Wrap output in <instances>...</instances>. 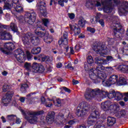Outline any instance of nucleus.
<instances>
[{"label": "nucleus", "mask_w": 128, "mask_h": 128, "mask_svg": "<svg viewBox=\"0 0 128 128\" xmlns=\"http://www.w3.org/2000/svg\"><path fill=\"white\" fill-rule=\"evenodd\" d=\"M124 98V94L120 92H116L115 93V100H122Z\"/></svg>", "instance_id": "nucleus-32"}, {"label": "nucleus", "mask_w": 128, "mask_h": 128, "mask_svg": "<svg viewBox=\"0 0 128 128\" xmlns=\"http://www.w3.org/2000/svg\"><path fill=\"white\" fill-rule=\"evenodd\" d=\"M95 60L96 64H106L108 62H112V60H114V58L112 56H108L106 60L101 57H96Z\"/></svg>", "instance_id": "nucleus-19"}, {"label": "nucleus", "mask_w": 128, "mask_h": 128, "mask_svg": "<svg viewBox=\"0 0 128 128\" xmlns=\"http://www.w3.org/2000/svg\"><path fill=\"white\" fill-rule=\"evenodd\" d=\"M22 40L24 44H28L30 42H32L33 44H34V46L38 44H36L37 39L36 38V37L34 36V34L30 32L23 34Z\"/></svg>", "instance_id": "nucleus-13"}, {"label": "nucleus", "mask_w": 128, "mask_h": 128, "mask_svg": "<svg viewBox=\"0 0 128 128\" xmlns=\"http://www.w3.org/2000/svg\"><path fill=\"white\" fill-rule=\"evenodd\" d=\"M119 104H120V106H124L126 105V104L124 103V101H120L119 102Z\"/></svg>", "instance_id": "nucleus-61"}, {"label": "nucleus", "mask_w": 128, "mask_h": 128, "mask_svg": "<svg viewBox=\"0 0 128 128\" xmlns=\"http://www.w3.org/2000/svg\"><path fill=\"white\" fill-rule=\"evenodd\" d=\"M22 114L24 116V118L28 122L34 124H36L38 122V117L36 116H40V114H44V110L38 111V112H32L28 111L24 112V110L21 109L20 110Z\"/></svg>", "instance_id": "nucleus-6"}, {"label": "nucleus", "mask_w": 128, "mask_h": 128, "mask_svg": "<svg viewBox=\"0 0 128 128\" xmlns=\"http://www.w3.org/2000/svg\"><path fill=\"white\" fill-rule=\"evenodd\" d=\"M32 70L34 72H39L42 74L44 72V67L40 64L34 62L32 64Z\"/></svg>", "instance_id": "nucleus-20"}, {"label": "nucleus", "mask_w": 128, "mask_h": 128, "mask_svg": "<svg viewBox=\"0 0 128 128\" xmlns=\"http://www.w3.org/2000/svg\"><path fill=\"white\" fill-rule=\"evenodd\" d=\"M62 88H63V90H64L66 91V92H70V90L68 88L63 86L62 87Z\"/></svg>", "instance_id": "nucleus-56"}, {"label": "nucleus", "mask_w": 128, "mask_h": 128, "mask_svg": "<svg viewBox=\"0 0 128 128\" xmlns=\"http://www.w3.org/2000/svg\"><path fill=\"white\" fill-rule=\"evenodd\" d=\"M59 45L61 46H63L66 50V52H68V33L66 32H64L63 34V36L58 41Z\"/></svg>", "instance_id": "nucleus-15"}, {"label": "nucleus", "mask_w": 128, "mask_h": 128, "mask_svg": "<svg viewBox=\"0 0 128 128\" xmlns=\"http://www.w3.org/2000/svg\"><path fill=\"white\" fill-rule=\"evenodd\" d=\"M50 100L53 102L54 106H60L62 104V100H60V98H58L56 100V102H54V101L52 100Z\"/></svg>", "instance_id": "nucleus-40"}, {"label": "nucleus", "mask_w": 128, "mask_h": 128, "mask_svg": "<svg viewBox=\"0 0 128 128\" xmlns=\"http://www.w3.org/2000/svg\"><path fill=\"white\" fill-rule=\"evenodd\" d=\"M26 54L28 60H32V54H30V52L28 51H27Z\"/></svg>", "instance_id": "nucleus-53"}, {"label": "nucleus", "mask_w": 128, "mask_h": 128, "mask_svg": "<svg viewBox=\"0 0 128 128\" xmlns=\"http://www.w3.org/2000/svg\"><path fill=\"white\" fill-rule=\"evenodd\" d=\"M16 124H20V118H16Z\"/></svg>", "instance_id": "nucleus-64"}, {"label": "nucleus", "mask_w": 128, "mask_h": 128, "mask_svg": "<svg viewBox=\"0 0 128 128\" xmlns=\"http://www.w3.org/2000/svg\"><path fill=\"white\" fill-rule=\"evenodd\" d=\"M12 40V36L9 32H7L6 31V35H5V40Z\"/></svg>", "instance_id": "nucleus-41"}, {"label": "nucleus", "mask_w": 128, "mask_h": 128, "mask_svg": "<svg viewBox=\"0 0 128 128\" xmlns=\"http://www.w3.org/2000/svg\"><path fill=\"white\" fill-rule=\"evenodd\" d=\"M102 84L104 86H112V84L110 82V80L102 81Z\"/></svg>", "instance_id": "nucleus-46"}, {"label": "nucleus", "mask_w": 128, "mask_h": 128, "mask_svg": "<svg viewBox=\"0 0 128 128\" xmlns=\"http://www.w3.org/2000/svg\"><path fill=\"white\" fill-rule=\"evenodd\" d=\"M41 102H42V104H45V106L46 108H50V106H52V104L51 102H50L48 104V102H46V98H44V97L41 98Z\"/></svg>", "instance_id": "nucleus-38"}, {"label": "nucleus", "mask_w": 128, "mask_h": 128, "mask_svg": "<svg viewBox=\"0 0 128 128\" xmlns=\"http://www.w3.org/2000/svg\"><path fill=\"white\" fill-rule=\"evenodd\" d=\"M108 80L111 84H118V76L116 74L111 75Z\"/></svg>", "instance_id": "nucleus-26"}, {"label": "nucleus", "mask_w": 128, "mask_h": 128, "mask_svg": "<svg viewBox=\"0 0 128 128\" xmlns=\"http://www.w3.org/2000/svg\"><path fill=\"white\" fill-rule=\"evenodd\" d=\"M68 16L70 20H74L76 18V15L73 13H68Z\"/></svg>", "instance_id": "nucleus-52"}, {"label": "nucleus", "mask_w": 128, "mask_h": 128, "mask_svg": "<svg viewBox=\"0 0 128 128\" xmlns=\"http://www.w3.org/2000/svg\"><path fill=\"white\" fill-rule=\"evenodd\" d=\"M2 2H4V10H10L12 4H10L11 2L9 0H0V4H2Z\"/></svg>", "instance_id": "nucleus-27"}, {"label": "nucleus", "mask_w": 128, "mask_h": 128, "mask_svg": "<svg viewBox=\"0 0 128 128\" xmlns=\"http://www.w3.org/2000/svg\"><path fill=\"white\" fill-rule=\"evenodd\" d=\"M87 30L92 34H94V32H96V29L94 28H92L91 27H88Z\"/></svg>", "instance_id": "nucleus-51"}, {"label": "nucleus", "mask_w": 128, "mask_h": 128, "mask_svg": "<svg viewBox=\"0 0 128 128\" xmlns=\"http://www.w3.org/2000/svg\"><path fill=\"white\" fill-rule=\"evenodd\" d=\"M6 31L0 32V40H5Z\"/></svg>", "instance_id": "nucleus-49"}, {"label": "nucleus", "mask_w": 128, "mask_h": 128, "mask_svg": "<svg viewBox=\"0 0 128 128\" xmlns=\"http://www.w3.org/2000/svg\"><path fill=\"white\" fill-rule=\"evenodd\" d=\"M120 110H118L116 112H113L114 114H115L117 118H120L121 116H124L126 114V112L124 110H122L120 112H119Z\"/></svg>", "instance_id": "nucleus-31"}, {"label": "nucleus", "mask_w": 128, "mask_h": 128, "mask_svg": "<svg viewBox=\"0 0 128 128\" xmlns=\"http://www.w3.org/2000/svg\"><path fill=\"white\" fill-rule=\"evenodd\" d=\"M58 4L60 6H64V3L62 0H59L58 1Z\"/></svg>", "instance_id": "nucleus-55"}, {"label": "nucleus", "mask_w": 128, "mask_h": 128, "mask_svg": "<svg viewBox=\"0 0 128 128\" xmlns=\"http://www.w3.org/2000/svg\"><path fill=\"white\" fill-rule=\"evenodd\" d=\"M14 92L12 91H9L6 94V95L2 98V102L4 104V106H7L9 104H10Z\"/></svg>", "instance_id": "nucleus-16"}, {"label": "nucleus", "mask_w": 128, "mask_h": 128, "mask_svg": "<svg viewBox=\"0 0 128 128\" xmlns=\"http://www.w3.org/2000/svg\"><path fill=\"white\" fill-rule=\"evenodd\" d=\"M72 117H70V114H68V116H65L64 115L62 112H60L56 116V124L57 126H64V124H66V123L69 124L70 126L74 124H78V119H74L72 120H70Z\"/></svg>", "instance_id": "nucleus-4"}, {"label": "nucleus", "mask_w": 128, "mask_h": 128, "mask_svg": "<svg viewBox=\"0 0 128 128\" xmlns=\"http://www.w3.org/2000/svg\"><path fill=\"white\" fill-rule=\"evenodd\" d=\"M88 112V104L85 102H82L79 104L76 111L78 116H82Z\"/></svg>", "instance_id": "nucleus-12"}, {"label": "nucleus", "mask_w": 128, "mask_h": 128, "mask_svg": "<svg viewBox=\"0 0 128 128\" xmlns=\"http://www.w3.org/2000/svg\"><path fill=\"white\" fill-rule=\"evenodd\" d=\"M84 96L86 100H88L95 98L98 100V102H101L104 98H106V96L110 100L114 98H115L116 92L112 90L108 92L106 91H100V90L98 88L94 90L87 88L85 92Z\"/></svg>", "instance_id": "nucleus-1"}, {"label": "nucleus", "mask_w": 128, "mask_h": 128, "mask_svg": "<svg viewBox=\"0 0 128 128\" xmlns=\"http://www.w3.org/2000/svg\"><path fill=\"white\" fill-rule=\"evenodd\" d=\"M14 48V44L12 42H6L0 46V52L5 54H8L10 50Z\"/></svg>", "instance_id": "nucleus-14"}, {"label": "nucleus", "mask_w": 128, "mask_h": 128, "mask_svg": "<svg viewBox=\"0 0 128 128\" xmlns=\"http://www.w3.org/2000/svg\"><path fill=\"white\" fill-rule=\"evenodd\" d=\"M85 6L86 8H90V6H102V4H100V0H87Z\"/></svg>", "instance_id": "nucleus-22"}, {"label": "nucleus", "mask_w": 128, "mask_h": 128, "mask_svg": "<svg viewBox=\"0 0 128 128\" xmlns=\"http://www.w3.org/2000/svg\"><path fill=\"white\" fill-rule=\"evenodd\" d=\"M6 120H9L10 126L14 124V120H16V116L14 114L8 115L6 117Z\"/></svg>", "instance_id": "nucleus-28"}, {"label": "nucleus", "mask_w": 128, "mask_h": 128, "mask_svg": "<svg viewBox=\"0 0 128 128\" xmlns=\"http://www.w3.org/2000/svg\"><path fill=\"white\" fill-rule=\"evenodd\" d=\"M82 43L81 42H79L75 46V49L76 50H80L82 48Z\"/></svg>", "instance_id": "nucleus-48"}, {"label": "nucleus", "mask_w": 128, "mask_h": 128, "mask_svg": "<svg viewBox=\"0 0 128 128\" xmlns=\"http://www.w3.org/2000/svg\"><path fill=\"white\" fill-rule=\"evenodd\" d=\"M56 114L54 112H50L46 117V120L49 124H50L54 121V116Z\"/></svg>", "instance_id": "nucleus-24"}, {"label": "nucleus", "mask_w": 128, "mask_h": 128, "mask_svg": "<svg viewBox=\"0 0 128 128\" xmlns=\"http://www.w3.org/2000/svg\"><path fill=\"white\" fill-rule=\"evenodd\" d=\"M19 100H20V102H24L26 100V98H24V97H20L19 98Z\"/></svg>", "instance_id": "nucleus-58"}, {"label": "nucleus", "mask_w": 128, "mask_h": 128, "mask_svg": "<svg viewBox=\"0 0 128 128\" xmlns=\"http://www.w3.org/2000/svg\"><path fill=\"white\" fill-rule=\"evenodd\" d=\"M101 108L104 110H110L111 112H118L120 110V105L116 103L112 104L110 101L103 102Z\"/></svg>", "instance_id": "nucleus-8"}, {"label": "nucleus", "mask_w": 128, "mask_h": 128, "mask_svg": "<svg viewBox=\"0 0 128 128\" xmlns=\"http://www.w3.org/2000/svg\"><path fill=\"white\" fill-rule=\"evenodd\" d=\"M42 22L44 26H46L48 28V24H50V20L48 18H43L42 19Z\"/></svg>", "instance_id": "nucleus-43"}, {"label": "nucleus", "mask_w": 128, "mask_h": 128, "mask_svg": "<svg viewBox=\"0 0 128 128\" xmlns=\"http://www.w3.org/2000/svg\"><path fill=\"white\" fill-rule=\"evenodd\" d=\"M37 8L40 10V13L43 16H46V2H40L37 4Z\"/></svg>", "instance_id": "nucleus-21"}, {"label": "nucleus", "mask_w": 128, "mask_h": 128, "mask_svg": "<svg viewBox=\"0 0 128 128\" xmlns=\"http://www.w3.org/2000/svg\"><path fill=\"white\" fill-rule=\"evenodd\" d=\"M30 86V82H26V83H23L21 84V86L20 88V90L22 92H26V90Z\"/></svg>", "instance_id": "nucleus-29"}, {"label": "nucleus", "mask_w": 128, "mask_h": 128, "mask_svg": "<svg viewBox=\"0 0 128 128\" xmlns=\"http://www.w3.org/2000/svg\"><path fill=\"white\" fill-rule=\"evenodd\" d=\"M24 68L26 70H28V72H32V64L30 63L26 62L24 64Z\"/></svg>", "instance_id": "nucleus-34"}, {"label": "nucleus", "mask_w": 128, "mask_h": 128, "mask_svg": "<svg viewBox=\"0 0 128 128\" xmlns=\"http://www.w3.org/2000/svg\"><path fill=\"white\" fill-rule=\"evenodd\" d=\"M88 124L90 126H94V124H96V122L94 120V119L92 118H90V116L88 118Z\"/></svg>", "instance_id": "nucleus-44"}, {"label": "nucleus", "mask_w": 128, "mask_h": 128, "mask_svg": "<svg viewBox=\"0 0 128 128\" xmlns=\"http://www.w3.org/2000/svg\"><path fill=\"white\" fill-rule=\"evenodd\" d=\"M78 24L80 26L84 28L86 24V20L82 17H80L79 18V20L78 22Z\"/></svg>", "instance_id": "nucleus-35"}, {"label": "nucleus", "mask_w": 128, "mask_h": 128, "mask_svg": "<svg viewBox=\"0 0 128 128\" xmlns=\"http://www.w3.org/2000/svg\"><path fill=\"white\" fill-rule=\"evenodd\" d=\"M10 28L12 30V32H18V26L16 24L11 22L10 24Z\"/></svg>", "instance_id": "nucleus-36"}, {"label": "nucleus", "mask_w": 128, "mask_h": 128, "mask_svg": "<svg viewBox=\"0 0 128 128\" xmlns=\"http://www.w3.org/2000/svg\"><path fill=\"white\" fill-rule=\"evenodd\" d=\"M78 80H72V83L73 84H78Z\"/></svg>", "instance_id": "nucleus-62"}, {"label": "nucleus", "mask_w": 128, "mask_h": 128, "mask_svg": "<svg viewBox=\"0 0 128 128\" xmlns=\"http://www.w3.org/2000/svg\"><path fill=\"white\" fill-rule=\"evenodd\" d=\"M62 64L61 62H59V63L57 64L56 68H62Z\"/></svg>", "instance_id": "nucleus-60"}, {"label": "nucleus", "mask_w": 128, "mask_h": 128, "mask_svg": "<svg viewBox=\"0 0 128 128\" xmlns=\"http://www.w3.org/2000/svg\"><path fill=\"white\" fill-rule=\"evenodd\" d=\"M17 4L18 3L14 2L12 3V2H10V4H12V6L10 7V8H14V10L15 12H24V8H22V6L20 4L18 5Z\"/></svg>", "instance_id": "nucleus-25"}, {"label": "nucleus", "mask_w": 128, "mask_h": 128, "mask_svg": "<svg viewBox=\"0 0 128 128\" xmlns=\"http://www.w3.org/2000/svg\"><path fill=\"white\" fill-rule=\"evenodd\" d=\"M41 60L42 62H49L50 58L48 56L44 55L41 56Z\"/></svg>", "instance_id": "nucleus-47"}, {"label": "nucleus", "mask_w": 128, "mask_h": 128, "mask_svg": "<svg viewBox=\"0 0 128 128\" xmlns=\"http://www.w3.org/2000/svg\"><path fill=\"white\" fill-rule=\"evenodd\" d=\"M1 120L2 122H6V118L4 116L1 117Z\"/></svg>", "instance_id": "nucleus-63"}, {"label": "nucleus", "mask_w": 128, "mask_h": 128, "mask_svg": "<svg viewBox=\"0 0 128 128\" xmlns=\"http://www.w3.org/2000/svg\"><path fill=\"white\" fill-rule=\"evenodd\" d=\"M121 70L123 72H127L128 74V66L123 65L120 66Z\"/></svg>", "instance_id": "nucleus-42"}, {"label": "nucleus", "mask_w": 128, "mask_h": 128, "mask_svg": "<svg viewBox=\"0 0 128 128\" xmlns=\"http://www.w3.org/2000/svg\"><path fill=\"white\" fill-rule=\"evenodd\" d=\"M42 23L40 21L35 24L36 30H34V34L39 38H44V42H46V44H50L52 42L54 38L52 36H50V33L48 32H44L41 31L42 30L44 32V30H46L44 28H42Z\"/></svg>", "instance_id": "nucleus-3"}, {"label": "nucleus", "mask_w": 128, "mask_h": 128, "mask_svg": "<svg viewBox=\"0 0 128 128\" xmlns=\"http://www.w3.org/2000/svg\"><path fill=\"white\" fill-rule=\"evenodd\" d=\"M87 62L89 64H94V58H92V56H88L87 58Z\"/></svg>", "instance_id": "nucleus-45"}, {"label": "nucleus", "mask_w": 128, "mask_h": 128, "mask_svg": "<svg viewBox=\"0 0 128 128\" xmlns=\"http://www.w3.org/2000/svg\"><path fill=\"white\" fill-rule=\"evenodd\" d=\"M120 16H126L128 14V2H123L122 6L118 8Z\"/></svg>", "instance_id": "nucleus-17"}, {"label": "nucleus", "mask_w": 128, "mask_h": 128, "mask_svg": "<svg viewBox=\"0 0 128 128\" xmlns=\"http://www.w3.org/2000/svg\"><path fill=\"white\" fill-rule=\"evenodd\" d=\"M98 66L95 70L91 69L89 70V76L91 80H92L94 84H98L101 80L106 78V74L102 71L106 70V67L102 66V64H97Z\"/></svg>", "instance_id": "nucleus-2"}, {"label": "nucleus", "mask_w": 128, "mask_h": 128, "mask_svg": "<svg viewBox=\"0 0 128 128\" xmlns=\"http://www.w3.org/2000/svg\"><path fill=\"white\" fill-rule=\"evenodd\" d=\"M19 22H26L28 24H33L34 22L36 20V14L34 12H27L25 14L24 18L22 16H20L18 18Z\"/></svg>", "instance_id": "nucleus-7"}, {"label": "nucleus", "mask_w": 128, "mask_h": 128, "mask_svg": "<svg viewBox=\"0 0 128 128\" xmlns=\"http://www.w3.org/2000/svg\"><path fill=\"white\" fill-rule=\"evenodd\" d=\"M118 18L116 16H114L112 17V23H113V31L114 32V34L116 38L118 40L122 39V34L120 32V25L118 22Z\"/></svg>", "instance_id": "nucleus-9"}, {"label": "nucleus", "mask_w": 128, "mask_h": 128, "mask_svg": "<svg viewBox=\"0 0 128 128\" xmlns=\"http://www.w3.org/2000/svg\"><path fill=\"white\" fill-rule=\"evenodd\" d=\"M116 118L113 117L109 116L107 119V124L108 126H114L116 122Z\"/></svg>", "instance_id": "nucleus-30"}, {"label": "nucleus", "mask_w": 128, "mask_h": 128, "mask_svg": "<svg viewBox=\"0 0 128 128\" xmlns=\"http://www.w3.org/2000/svg\"><path fill=\"white\" fill-rule=\"evenodd\" d=\"M102 8H98V10H104V12L110 14L114 12V9L112 6L113 4H118L120 2V0H102Z\"/></svg>", "instance_id": "nucleus-5"}, {"label": "nucleus", "mask_w": 128, "mask_h": 128, "mask_svg": "<svg viewBox=\"0 0 128 128\" xmlns=\"http://www.w3.org/2000/svg\"><path fill=\"white\" fill-rule=\"evenodd\" d=\"M92 118H96V120H100L101 121H98V124L94 126V128H106L104 124H102V122L106 120V116L104 115L103 117L100 118V112L98 110H94L90 116Z\"/></svg>", "instance_id": "nucleus-10"}, {"label": "nucleus", "mask_w": 128, "mask_h": 128, "mask_svg": "<svg viewBox=\"0 0 128 128\" xmlns=\"http://www.w3.org/2000/svg\"><path fill=\"white\" fill-rule=\"evenodd\" d=\"M10 86L5 84L2 88V90L3 92H8V90H10Z\"/></svg>", "instance_id": "nucleus-50"}, {"label": "nucleus", "mask_w": 128, "mask_h": 128, "mask_svg": "<svg viewBox=\"0 0 128 128\" xmlns=\"http://www.w3.org/2000/svg\"><path fill=\"white\" fill-rule=\"evenodd\" d=\"M93 50L100 56H104L108 54V50L105 45H100L97 42H95L93 44Z\"/></svg>", "instance_id": "nucleus-11"}, {"label": "nucleus", "mask_w": 128, "mask_h": 128, "mask_svg": "<svg viewBox=\"0 0 128 128\" xmlns=\"http://www.w3.org/2000/svg\"><path fill=\"white\" fill-rule=\"evenodd\" d=\"M41 50L42 49L40 47L34 48L32 50L31 52L32 54H38L40 52Z\"/></svg>", "instance_id": "nucleus-37"}, {"label": "nucleus", "mask_w": 128, "mask_h": 128, "mask_svg": "<svg viewBox=\"0 0 128 128\" xmlns=\"http://www.w3.org/2000/svg\"><path fill=\"white\" fill-rule=\"evenodd\" d=\"M104 70H106L108 72H112V68L108 66L105 67Z\"/></svg>", "instance_id": "nucleus-54"}, {"label": "nucleus", "mask_w": 128, "mask_h": 128, "mask_svg": "<svg viewBox=\"0 0 128 128\" xmlns=\"http://www.w3.org/2000/svg\"><path fill=\"white\" fill-rule=\"evenodd\" d=\"M14 56L19 62H24V53L21 49H18L14 51Z\"/></svg>", "instance_id": "nucleus-18"}, {"label": "nucleus", "mask_w": 128, "mask_h": 128, "mask_svg": "<svg viewBox=\"0 0 128 128\" xmlns=\"http://www.w3.org/2000/svg\"><path fill=\"white\" fill-rule=\"evenodd\" d=\"M2 75L4 76H8V72L4 70L2 72Z\"/></svg>", "instance_id": "nucleus-59"}, {"label": "nucleus", "mask_w": 128, "mask_h": 128, "mask_svg": "<svg viewBox=\"0 0 128 128\" xmlns=\"http://www.w3.org/2000/svg\"><path fill=\"white\" fill-rule=\"evenodd\" d=\"M98 18H99L98 16H93L90 20V22L92 23V24H96L98 22Z\"/></svg>", "instance_id": "nucleus-39"}, {"label": "nucleus", "mask_w": 128, "mask_h": 128, "mask_svg": "<svg viewBox=\"0 0 128 128\" xmlns=\"http://www.w3.org/2000/svg\"><path fill=\"white\" fill-rule=\"evenodd\" d=\"M99 23L102 26H104V22L103 20H99Z\"/></svg>", "instance_id": "nucleus-57"}, {"label": "nucleus", "mask_w": 128, "mask_h": 128, "mask_svg": "<svg viewBox=\"0 0 128 128\" xmlns=\"http://www.w3.org/2000/svg\"><path fill=\"white\" fill-rule=\"evenodd\" d=\"M117 84L119 86H124V84H126V80L123 77H120L118 80Z\"/></svg>", "instance_id": "nucleus-33"}, {"label": "nucleus", "mask_w": 128, "mask_h": 128, "mask_svg": "<svg viewBox=\"0 0 128 128\" xmlns=\"http://www.w3.org/2000/svg\"><path fill=\"white\" fill-rule=\"evenodd\" d=\"M69 26L71 32H73L75 36H78L80 34V28L77 24H74L73 25L70 24Z\"/></svg>", "instance_id": "nucleus-23"}]
</instances>
